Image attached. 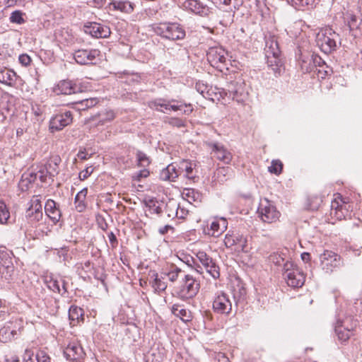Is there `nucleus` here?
<instances>
[{"label":"nucleus","mask_w":362,"mask_h":362,"mask_svg":"<svg viewBox=\"0 0 362 362\" xmlns=\"http://www.w3.org/2000/svg\"><path fill=\"white\" fill-rule=\"evenodd\" d=\"M149 175V171L147 169H144L135 173L133 176L134 180L140 181L141 178L147 177Z\"/></svg>","instance_id":"obj_55"},{"label":"nucleus","mask_w":362,"mask_h":362,"mask_svg":"<svg viewBox=\"0 0 362 362\" xmlns=\"http://www.w3.org/2000/svg\"><path fill=\"white\" fill-rule=\"evenodd\" d=\"M153 30L157 35L170 41L183 40L186 35L185 29L177 23H160L153 25Z\"/></svg>","instance_id":"obj_1"},{"label":"nucleus","mask_w":362,"mask_h":362,"mask_svg":"<svg viewBox=\"0 0 362 362\" xmlns=\"http://www.w3.org/2000/svg\"><path fill=\"white\" fill-rule=\"evenodd\" d=\"M171 311L174 315L180 317L184 322H189L192 320V313L190 310L185 308L178 304L173 305Z\"/></svg>","instance_id":"obj_29"},{"label":"nucleus","mask_w":362,"mask_h":362,"mask_svg":"<svg viewBox=\"0 0 362 362\" xmlns=\"http://www.w3.org/2000/svg\"><path fill=\"white\" fill-rule=\"evenodd\" d=\"M211 152L216 159L228 164L233 158L232 153L221 144L211 143L209 144Z\"/></svg>","instance_id":"obj_18"},{"label":"nucleus","mask_w":362,"mask_h":362,"mask_svg":"<svg viewBox=\"0 0 362 362\" xmlns=\"http://www.w3.org/2000/svg\"><path fill=\"white\" fill-rule=\"evenodd\" d=\"M336 324L353 334L354 330L357 326V321L351 316H349L343 320H338Z\"/></svg>","instance_id":"obj_35"},{"label":"nucleus","mask_w":362,"mask_h":362,"mask_svg":"<svg viewBox=\"0 0 362 362\" xmlns=\"http://www.w3.org/2000/svg\"><path fill=\"white\" fill-rule=\"evenodd\" d=\"M247 238L242 235L239 239V243L238 245V247L240 248L243 252H247Z\"/></svg>","instance_id":"obj_58"},{"label":"nucleus","mask_w":362,"mask_h":362,"mask_svg":"<svg viewBox=\"0 0 362 362\" xmlns=\"http://www.w3.org/2000/svg\"><path fill=\"white\" fill-rule=\"evenodd\" d=\"M322 202V199L321 197L319 196H313L308 199V207L310 210L315 211L319 209L321 203Z\"/></svg>","instance_id":"obj_46"},{"label":"nucleus","mask_w":362,"mask_h":362,"mask_svg":"<svg viewBox=\"0 0 362 362\" xmlns=\"http://www.w3.org/2000/svg\"><path fill=\"white\" fill-rule=\"evenodd\" d=\"M64 356L69 361H80L83 358L85 352L77 341L70 342L64 350Z\"/></svg>","instance_id":"obj_11"},{"label":"nucleus","mask_w":362,"mask_h":362,"mask_svg":"<svg viewBox=\"0 0 362 362\" xmlns=\"http://www.w3.org/2000/svg\"><path fill=\"white\" fill-rule=\"evenodd\" d=\"M279 57V56L271 55L270 57H266L268 67L272 71L275 76H281L284 71V68Z\"/></svg>","instance_id":"obj_27"},{"label":"nucleus","mask_w":362,"mask_h":362,"mask_svg":"<svg viewBox=\"0 0 362 362\" xmlns=\"http://www.w3.org/2000/svg\"><path fill=\"white\" fill-rule=\"evenodd\" d=\"M136 158L138 161V165L141 167H147L150 163V158L142 151H137L136 153Z\"/></svg>","instance_id":"obj_47"},{"label":"nucleus","mask_w":362,"mask_h":362,"mask_svg":"<svg viewBox=\"0 0 362 362\" xmlns=\"http://www.w3.org/2000/svg\"><path fill=\"white\" fill-rule=\"evenodd\" d=\"M100 55L98 49H78L74 54L76 62L79 64H93V61Z\"/></svg>","instance_id":"obj_14"},{"label":"nucleus","mask_w":362,"mask_h":362,"mask_svg":"<svg viewBox=\"0 0 362 362\" xmlns=\"http://www.w3.org/2000/svg\"><path fill=\"white\" fill-rule=\"evenodd\" d=\"M69 316L70 320L72 322L77 321V322H83V310L81 308L71 306L69 309Z\"/></svg>","instance_id":"obj_39"},{"label":"nucleus","mask_w":362,"mask_h":362,"mask_svg":"<svg viewBox=\"0 0 362 362\" xmlns=\"http://www.w3.org/2000/svg\"><path fill=\"white\" fill-rule=\"evenodd\" d=\"M257 212L261 219L265 223L276 221L280 215L276 207L267 199L259 204Z\"/></svg>","instance_id":"obj_5"},{"label":"nucleus","mask_w":362,"mask_h":362,"mask_svg":"<svg viewBox=\"0 0 362 362\" xmlns=\"http://www.w3.org/2000/svg\"><path fill=\"white\" fill-rule=\"evenodd\" d=\"M72 114L70 111H66L54 116L49 122V128L52 131H59L72 122Z\"/></svg>","instance_id":"obj_12"},{"label":"nucleus","mask_w":362,"mask_h":362,"mask_svg":"<svg viewBox=\"0 0 362 362\" xmlns=\"http://www.w3.org/2000/svg\"><path fill=\"white\" fill-rule=\"evenodd\" d=\"M228 226V221L224 218L212 221L210 225L209 234L214 237L220 236L226 229Z\"/></svg>","instance_id":"obj_25"},{"label":"nucleus","mask_w":362,"mask_h":362,"mask_svg":"<svg viewBox=\"0 0 362 362\" xmlns=\"http://www.w3.org/2000/svg\"><path fill=\"white\" fill-rule=\"evenodd\" d=\"M196 257L209 274L215 279L219 278V267L209 255L204 251H199Z\"/></svg>","instance_id":"obj_7"},{"label":"nucleus","mask_w":362,"mask_h":362,"mask_svg":"<svg viewBox=\"0 0 362 362\" xmlns=\"http://www.w3.org/2000/svg\"><path fill=\"white\" fill-rule=\"evenodd\" d=\"M199 283L190 274H184L178 287L177 295L182 299L194 297L199 290Z\"/></svg>","instance_id":"obj_3"},{"label":"nucleus","mask_w":362,"mask_h":362,"mask_svg":"<svg viewBox=\"0 0 362 362\" xmlns=\"http://www.w3.org/2000/svg\"><path fill=\"white\" fill-rule=\"evenodd\" d=\"M177 164L173 163L163 168L160 173V179L163 181L175 182L180 176Z\"/></svg>","instance_id":"obj_21"},{"label":"nucleus","mask_w":362,"mask_h":362,"mask_svg":"<svg viewBox=\"0 0 362 362\" xmlns=\"http://www.w3.org/2000/svg\"><path fill=\"white\" fill-rule=\"evenodd\" d=\"M175 102V100H166L163 98H158L155 100L150 101L148 106L151 109H155L157 111L167 113L168 111L170 110V103Z\"/></svg>","instance_id":"obj_28"},{"label":"nucleus","mask_w":362,"mask_h":362,"mask_svg":"<svg viewBox=\"0 0 362 362\" xmlns=\"http://www.w3.org/2000/svg\"><path fill=\"white\" fill-rule=\"evenodd\" d=\"M33 356V352L30 349H25L24 354L23 355V362H30L33 361L32 358Z\"/></svg>","instance_id":"obj_59"},{"label":"nucleus","mask_w":362,"mask_h":362,"mask_svg":"<svg viewBox=\"0 0 362 362\" xmlns=\"http://www.w3.org/2000/svg\"><path fill=\"white\" fill-rule=\"evenodd\" d=\"M76 86L71 81L63 80L59 81L54 88V92L57 94L70 95L76 90Z\"/></svg>","instance_id":"obj_22"},{"label":"nucleus","mask_w":362,"mask_h":362,"mask_svg":"<svg viewBox=\"0 0 362 362\" xmlns=\"http://www.w3.org/2000/svg\"><path fill=\"white\" fill-rule=\"evenodd\" d=\"M45 211L47 216L53 221L57 223L61 218V211L57 207V203L52 199H48L45 203Z\"/></svg>","instance_id":"obj_23"},{"label":"nucleus","mask_w":362,"mask_h":362,"mask_svg":"<svg viewBox=\"0 0 362 362\" xmlns=\"http://www.w3.org/2000/svg\"><path fill=\"white\" fill-rule=\"evenodd\" d=\"M19 62L24 66H28L30 64L31 58L26 54H21L18 57Z\"/></svg>","instance_id":"obj_57"},{"label":"nucleus","mask_w":362,"mask_h":362,"mask_svg":"<svg viewBox=\"0 0 362 362\" xmlns=\"http://www.w3.org/2000/svg\"><path fill=\"white\" fill-rule=\"evenodd\" d=\"M37 362H51L49 356L44 351H39L36 354Z\"/></svg>","instance_id":"obj_54"},{"label":"nucleus","mask_w":362,"mask_h":362,"mask_svg":"<svg viewBox=\"0 0 362 362\" xmlns=\"http://www.w3.org/2000/svg\"><path fill=\"white\" fill-rule=\"evenodd\" d=\"M226 95L238 103H241L245 100V93L243 83L238 81H231L227 85Z\"/></svg>","instance_id":"obj_16"},{"label":"nucleus","mask_w":362,"mask_h":362,"mask_svg":"<svg viewBox=\"0 0 362 362\" xmlns=\"http://www.w3.org/2000/svg\"><path fill=\"white\" fill-rule=\"evenodd\" d=\"M13 271L14 267L8 252L5 250H0V272L4 279H10Z\"/></svg>","instance_id":"obj_13"},{"label":"nucleus","mask_w":362,"mask_h":362,"mask_svg":"<svg viewBox=\"0 0 362 362\" xmlns=\"http://www.w3.org/2000/svg\"><path fill=\"white\" fill-rule=\"evenodd\" d=\"M322 268L326 272H331L341 265V257L337 253L325 250L320 257Z\"/></svg>","instance_id":"obj_6"},{"label":"nucleus","mask_w":362,"mask_h":362,"mask_svg":"<svg viewBox=\"0 0 362 362\" xmlns=\"http://www.w3.org/2000/svg\"><path fill=\"white\" fill-rule=\"evenodd\" d=\"M23 13L21 11H15L11 13L10 16V21L11 23H17V24H22L25 23V20L23 17Z\"/></svg>","instance_id":"obj_51"},{"label":"nucleus","mask_w":362,"mask_h":362,"mask_svg":"<svg viewBox=\"0 0 362 362\" xmlns=\"http://www.w3.org/2000/svg\"><path fill=\"white\" fill-rule=\"evenodd\" d=\"M151 277L153 278L152 286L156 292L164 291L167 288V283L163 281L164 277H159L156 272H152Z\"/></svg>","instance_id":"obj_37"},{"label":"nucleus","mask_w":362,"mask_h":362,"mask_svg":"<svg viewBox=\"0 0 362 362\" xmlns=\"http://www.w3.org/2000/svg\"><path fill=\"white\" fill-rule=\"evenodd\" d=\"M284 276L289 286L298 288L304 284L305 276L298 267H293L291 263L287 262L284 265Z\"/></svg>","instance_id":"obj_4"},{"label":"nucleus","mask_w":362,"mask_h":362,"mask_svg":"<svg viewBox=\"0 0 362 362\" xmlns=\"http://www.w3.org/2000/svg\"><path fill=\"white\" fill-rule=\"evenodd\" d=\"M18 335L17 331L11 329L8 327H4L0 329V341L7 343L16 338Z\"/></svg>","instance_id":"obj_34"},{"label":"nucleus","mask_w":362,"mask_h":362,"mask_svg":"<svg viewBox=\"0 0 362 362\" xmlns=\"http://www.w3.org/2000/svg\"><path fill=\"white\" fill-rule=\"evenodd\" d=\"M98 103V98H90L76 102L74 104V108H76L78 111H82L95 106Z\"/></svg>","instance_id":"obj_36"},{"label":"nucleus","mask_w":362,"mask_h":362,"mask_svg":"<svg viewBox=\"0 0 362 362\" xmlns=\"http://www.w3.org/2000/svg\"><path fill=\"white\" fill-rule=\"evenodd\" d=\"M115 118V112L112 110H107L105 117L102 118L103 121H111Z\"/></svg>","instance_id":"obj_62"},{"label":"nucleus","mask_w":362,"mask_h":362,"mask_svg":"<svg viewBox=\"0 0 362 362\" xmlns=\"http://www.w3.org/2000/svg\"><path fill=\"white\" fill-rule=\"evenodd\" d=\"M25 216L34 222H37L42 218V204L37 197L31 199L30 206L26 211Z\"/></svg>","instance_id":"obj_19"},{"label":"nucleus","mask_w":362,"mask_h":362,"mask_svg":"<svg viewBox=\"0 0 362 362\" xmlns=\"http://www.w3.org/2000/svg\"><path fill=\"white\" fill-rule=\"evenodd\" d=\"M215 312L221 314H229L232 310V303L229 297L224 293L218 295L213 302Z\"/></svg>","instance_id":"obj_15"},{"label":"nucleus","mask_w":362,"mask_h":362,"mask_svg":"<svg viewBox=\"0 0 362 362\" xmlns=\"http://www.w3.org/2000/svg\"><path fill=\"white\" fill-rule=\"evenodd\" d=\"M339 40V35L331 28L321 30L316 36L317 46L326 54L330 53L337 48Z\"/></svg>","instance_id":"obj_2"},{"label":"nucleus","mask_w":362,"mask_h":362,"mask_svg":"<svg viewBox=\"0 0 362 362\" xmlns=\"http://www.w3.org/2000/svg\"><path fill=\"white\" fill-rule=\"evenodd\" d=\"M88 194V189L83 188L77 193L75 197L74 204L75 209L78 212H83L86 209L87 204L86 202V198Z\"/></svg>","instance_id":"obj_30"},{"label":"nucleus","mask_w":362,"mask_h":362,"mask_svg":"<svg viewBox=\"0 0 362 362\" xmlns=\"http://www.w3.org/2000/svg\"><path fill=\"white\" fill-rule=\"evenodd\" d=\"M182 5L186 10L200 16H205L209 11V8L197 0H185Z\"/></svg>","instance_id":"obj_20"},{"label":"nucleus","mask_w":362,"mask_h":362,"mask_svg":"<svg viewBox=\"0 0 362 362\" xmlns=\"http://www.w3.org/2000/svg\"><path fill=\"white\" fill-rule=\"evenodd\" d=\"M109 5L110 10L124 14L132 13L136 6L135 3L130 0H112Z\"/></svg>","instance_id":"obj_17"},{"label":"nucleus","mask_w":362,"mask_h":362,"mask_svg":"<svg viewBox=\"0 0 362 362\" xmlns=\"http://www.w3.org/2000/svg\"><path fill=\"white\" fill-rule=\"evenodd\" d=\"M311 58L313 59V64L315 66V69H317V67H320V68H323L324 65L325 64V62L323 61V59L320 57L319 56L317 55H314V54H312L311 55ZM317 71V72L321 74V77L322 78H324L326 75H327V73L328 71L327 70H324V69H316L315 70V71Z\"/></svg>","instance_id":"obj_41"},{"label":"nucleus","mask_w":362,"mask_h":362,"mask_svg":"<svg viewBox=\"0 0 362 362\" xmlns=\"http://www.w3.org/2000/svg\"><path fill=\"white\" fill-rule=\"evenodd\" d=\"M188 210H186L183 207H180L177 205L175 216L177 218L184 219L188 214Z\"/></svg>","instance_id":"obj_56"},{"label":"nucleus","mask_w":362,"mask_h":362,"mask_svg":"<svg viewBox=\"0 0 362 362\" xmlns=\"http://www.w3.org/2000/svg\"><path fill=\"white\" fill-rule=\"evenodd\" d=\"M77 156L81 160H87L90 157V155L86 151V150H80L77 153Z\"/></svg>","instance_id":"obj_64"},{"label":"nucleus","mask_w":362,"mask_h":362,"mask_svg":"<svg viewBox=\"0 0 362 362\" xmlns=\"http://www.w3.org/2000/svg\"><path fill=\"white\" fill-rule=\"evenodd\" d=\"M36 180V175L31 173H25L22 175L18 186L22 191H27L30 185Z\"/></svg>","instance_id":"obj_33"},{"label":"nucleus","mask_w":362,"mask_h":362,"mask_svg":"<svg viewBox=\"0 0 362 362\" xmlns=\"http://www.w3.org/2000/svg\"><path fill=\"white\" fill-rule=\"evenodd\" d=\"M45 168H47L49 174V179L53 181V178L59 173L58 165L57 161H50L45 164Z\"/></svg>","instance_id":"obj_44"},{"label":"nucleus","mask_w":362,"mask_h":362,"mask_svg":"<svg viewBox=\"0 0 362 362\" xmlns=\"http://www.w3.org/2000/svg\"><path fill=\"white\" fill-rule=\"evenodd\" d=\"M195 163L187 160H182L177 164V168L179 169V175L183 176L187 179L192 180L195 177L194 173V168Z\"/></svg>","instance_id":"obj_24"},{"label":"nucleus","mask_w":362,"mask_h":362,"mask_svg":"<svg viewBox=\"0 0 362 362\" xmlns=\"http://www.w3.org/2000/svg\"><path fill=\"white\" fill-rule=\"evenodd\" d=\"M108 238L112 247H116L118 242L115 235L112 232H110L108 234Z\"/></svg>","instance_id":"obj_60"},{"label":"nucleus","mask_w":362,"mask_h":362,"mask_svg":"<svg viewBox=\"0 0 362 362\" xmlns=\"http://www.w3.org/2000/svg\"><path fill=\"white\" fill-rule=\"evenodd\" d=\"M283 169V163L279 160H274L271 166L269 167V171L272 173L279 175Z\"/></svg>","instance_id":"obj_50"},{"label":"nucleus","mask_w":362,"mask_h":362,"mask_svg":"<svg viewBox=\"0 0 362 362\" xmlns=\"http://www.w3.org/2000/svg\"><path fill=\"white\" fill-rule=\"evenodd\" d=\"M10 218V212L4 202L0 200V223L5 224L8 223Z\"/></svg>","instance_id":"obj_43"},{"label":"nucleus","mask_w":362,"mask_h":362,"mask_svg":"<svg viewBox=\"0 0 362 362\" xmlns=\"http://www.w3.org/2000/svg\"><path fill=\"white\" fill-rule=\"evenodd\" d=\"M227 52L221 47H210L206 53L207 60L212 66L219 67L226 61Z\"/></svg>","instance_id":"obj_9"},{"label":"nucleus","mask_w":362,"mask_h":362,"mask_svg":"<svg viewBox=\"0 0 362 362\" xmlns=\"http://www.w3.org/2000/svg\"><path fill=\"white\" fill-rule=\"evenodd\" d=\"M90 168H87L86 170L81 171L79 174V178L82 180L86 179L92 173L93 170H90Z\"/></svg>","instance_id":"obj_61"},{"label":"nucleus","mask_w":362,"mask_h":362,"mask_svg":"<svg viewBox=\"0 0 362 362\" xmlns=\"http://www.w3.org/2000/svg\"><path fill=\"white\" fill-rule=\"evenodd\" d=\"M184 272L175 264H171L168 272L162 273L165 276H167L171 282H175L180 275L182 274Z\"/></svg>","instance_id":"obj_38"},{"label":"nucleus","mask_w":362,"mask_h":362,"mask_svg":"<svg viewBox=\"0 0 362 362\" xmlns=\"http://www.w3.org/2000/svg\"><path fill=\"white\" fill-rule=\"evenodd\" d=\"M266 57L272 56H279L280 49L277 39L275 36H269L266 40V45L264 48Z\"/></svg>","instance_id":"obj_26"},{"label":"nucleus","mask_w":362,"mask_h":362,"mask_svg":"<svg viewBox=\"0 0 362 362\" xmlns=\"http://www.w3.org/2000/svg\"><path fill=\"white\" fill-rule=\"evenodd\" d=\"M33 173L36 175V179L38 177L42 182H47L48 180H49L48 171L44 165H41L39 170Z\"/></svg>","instance_id":"obj_49"},{"label":"nucleus","mask_w":362,"mask_h":362,"mask_svg":"<svg viewBox=\"0 0 362 362\" xmlns=\"http://www.w3.org/2000/svg\"><path fill=\"white\" fill-rule=\"evenodd\" d=\"M301 69L305 72H310L313 71L315 69V66L313 64V59L311 56H308L301 60L300 63Z\"/></svg>","instance_id":"obj_45"},{"label":"nucleus","mask_w":362,"mask_h":362,"mask_svg":"<svg viewBox=\"0 0 362 362\" xmlns=\"http://www.w3.org/2000/svg\"><path fill=\"white\" fill-rule=\"evenodd\" d=\"M330 207V216L336 220H342L348 214L349 209L346 208V203L339 194L337 195L332 201Z\"/></svg>","instance_id":"obj_8"},{"label":"nucleus","mask_w":362,"mask_h":362,"mask_svg":"<svg viewBox=\"0 0 362 362\" xmlns=\"http://www.w3.org/2000/svg\"><path fill=\"white\" fill-rule=\"evenodd\" d=\"M334 330L338 339L342 342L346 341L353 334L349 331L344 329L343 327L339 326L337 324H335Z\"/></svg>","instance_id":"obj_42"},{"label":"nucleus","mask_w":362,"mask_h":362,"mask_svg":"<svg viewBox=\"0 0 362 362\" xmlns=\"http://www.w3.org/2000/svg\"><path fill=\"white\" fill-rule=\"evenodd\" d=\"M232 175V170L229 167H220L216 169L214 173V180L219 182L223 183L226 182Z\"/></svg>","instance_id":"obj_32"},{"label":"nucleus","mask_w":362,"mask_h":362,"mask_svg":"<svg viewBox=\"0 0 362 362\" xmlns=\"http://www.w3.org/2000/svg\"><path fill=\"white\" fill-rule=\"evenodd\" d=\"M49 289L54 292L61 293L60 282L57 279L50 278L46 281Z\"/></svg>","instance_id":"obj_52"},{"label":"nucleus","mask_w":362,"mask_h":362,"mask_svg":"<svg viewBox=\"0 0 362 362\" xmlns=\"http://www.w3.org/2000/svg\"><path fill=\"white\" fill-rule=\"evenodd\" d=\"M16 74L11 69H4L0 71V83L12 86L16 81Z\"/></svg>","instance_id":"obj_31"},{"label":"nucleus","mask_w":362,"mask_h":362,"mask_svg":"<svg viewBox=\"0 0 362 362\" xmlns=\"http://www.w3.org/2000/svg\"><path fill=\"white\" fill-rule=\"evenodd\" d=\"M241 234L238 233H228L226 235L224 239L225 245L227 247H232L233 246H238L239 243V239L241 237Z\"/></svg>","instance_id":"obj_40"},{"label":"nucleus","mask_w":362,"mask_h":362,"mask_svg":"<svg viewBox=\"0 0 362 362\" xmlns=\"http://www.w3.org/2000/svg\"><path fill=\"white\" fill-rule=\"evenodd\" d=\"M83 29L86 33L96 38H105L111 33L108 26L95 22L85 25Z\"/></svg>","instance_id":"obj_10"},{"label":"nucleus","mask_w":362,"mask_h":362,"mask_svg":"<svg viewBox=\"0 0 362 362\" xmlns=\"http://www.w3.org/2000/svg\"><path fill=\"white\" fill-rule=\"evenodd\" d=\"M168 123L170 125L177 128L185 127V122L183 119L177 117L170 118Z\"/></svg>","instance_id":"obj_53"},{"label":"nucleus","mask_w":362,"mask_h":362,"mask_svg":"<svg viewBox=\"0 0 362 362\" xmlns=\"http://www.w3.org/2000/svg\"><path fill=\"white\" fill-rule=\"evenodd\" d=\"M148 362H162V358L160 356H156L155 353L151 354L148 356Z\"/></svg>","instance_id":"obj_63"},{"label":"nucleus","mask_w":362,"mask_h":362,"mask_svg":"<svg viewBox=\"0 0 362 362\" xmlns=\"http://www.w3.org/2000/svg\"><path fill=\"white\" fill-rule=\"evenodd\" d=\"M291 6L300 9L305 6H312L315 0H286Z\"/></svg>","instance_id":"obj_48"}]
</instances>
